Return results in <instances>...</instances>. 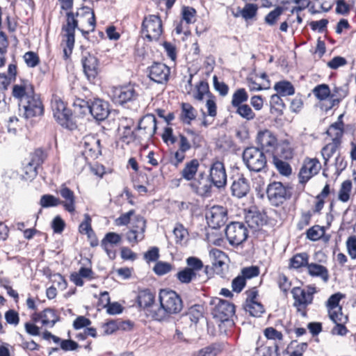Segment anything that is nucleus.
Returning <instances> with one entry per match:
<instances>
[{
	"instance_id": "obj_33",
	"label": "nucleus",
	"mask_w": 356,
	"mask_h": 356,
	"mask_svg": "<svg viewBox=\"0 0 356 356\" xmlns=\"http://www.w3.org/2000/svg\"><path fill=\"white\" fill-rule=\"evenodd\" d=\"M196 118L195 109L188 103H182L181 120L184 123L191 124Z\"/></svg>"
},
{
	"instance_id": "obj_19",
	"label": "nucleus",
	"mask_w": 356,
	"mask_h": 356,
	"mask_svg": "<svg viewBox=\"0 0 356 356\" xmlns=\"http://www.w3.org/2000/svg\"><path fill=\"white\" fill-rule=\"evenodd\" d=\"M209 225L213 229H217L224 225L227 221V211L220 206H213L206 216Z\"/></svg>"
},
{
	"instance_id": "obj_35",
	"label": "nucleus",
	"mask_w": 356,
	"mask_h": 356,
	"mask_svg": "<svg viewBox=\"0 0 356 356\" xmlns=\"http://www.w3.org/2000/svg\"><path fill=\"white\" fill-rule=\"evenodd\" d=\"M245 220L248 225L254 229L263 225L264 223V220L261 214L257 212H248V213L245 215Z\"/></svg>"
},
{
	"instance_id": "obj_27",
	"label": "nucleus",
	"mask_w": 356,
	"mask_h": 356,
	"mask_svg": "<svg viewBox=\"0 0 356 356\" xmlns=\"http://www.w3.org/2000/svg\"><path fill=\"white\" fill-rule=\"evenodd\" d=\"M85 151L90 152L93 156H97L101 152L100 140L94 136H88L83 138Z\"/></svg>"
},
{
	"instance_id": "obj_37",
	"label": "nucleus",
	"mask_w": 356,
	"mask_h": 356,
	"mask_svg": "<svg viewBox=\"0 0 356 356\" xmlns=\"http://www.w3.org/2000/svg\"><path fill=\"white\" fill-rule=\"evenodd\" d=\"M352 190V182L350 180H346L341 184L338 193V200L341 202H347L350 197Z\"/></svg>"
},
{
	"instance_id": "obj_30",
	"label": "nucleus",
	"mask_w": 356,
	"mask_h": 356,
	"mask_svg": "<svg viewBox=\"0 0 356 356\" xmlns=\"http://www.w3.org/2000/svg\"><path fill=\"white\" fill-rule=\"evenodd\" d=\"M200 163L197 159H193L186 163L181 172V177L187 181L192 180L196 175Z\"/></svg>"
},
{
	"instance_id": "obj_24",
	"label": "nucleus",
	"mask_w": 356,
	"mask_h": 356,
	"mask_svg": "<svg viewBox=\"0 0 356 356\" xmlns=\"http://www.w3.org/2000/svg\"><path fill=\"white\" fill-rule=\"evenodd\" d=\"M209 257L214 270L217 273H222L227 260L226 254L219 249L213 248L209 251Z\"/></svg>"
},
{
	"instance_id": "obj_22",
	"label": "nucleus",
	"mask_w": 356,
	"mask_h": 356,
	"mask_svg": "<svg viewBox=\"0 0 356 356\" xmlns=\"http://www.w3.org/2000/svg\"><path fill=\"white\" fill-rule=\"evenodd\" d=\"M257 141L261 148L266 152H270L274 149L277 144L275 136L268 129L261 130L258 132Z\"/></svg>"
},
{
	"instance_id": "obj_29",
	"label": "nucleus",
	"mask_w": 356,
	"mask_h": 356,
	"mask_svg": "<svg viewBox=\"0 0 356 356\" xmlns=\"http://www.w3.org/2000/svg\"><path fill=\"white\" fill-rule=\"evenodd\" d=\"M222 350V346L219 343H213L195 352L193 356H217Z\"/></svg>"
},
{
	"instance_id": "obj_53",
	"label": "nucleus",
	"mask_w": 356,
	"mask_h": 356,
	"mask_svg": "<svg viewBox=\"0 0 356 356\" xmlns=\"http://www.w3.org/2000/svg\"><path fill=\"white\" fill-rule=\"evenodd\" d=\"M8 47V41L6 35L2 31H0V67L5 63V55Z\"/></svg>"
},
{
	"instance_id": "obj_13",
	"label": "nucleus",
	"mask_w": 356,
	"mask_h": 356,
	"mask_svg": "<svg viewBox=\"0 0 356 356\" xmlns=\"http://www.w3.org/2000/svg\"><path fill=\"white\" fill-rule=\"evenodd\" d=\"M13 96L17 99L19 107L26 104L27 100L36 94L33 85L27 80L15 84L13 87Z\"/></svg>"
},
{
	"instance_id": "obj_9",
	"label": "nucleus",
	"mask_w": 356,
	"mask_h": 356,
	"mask_svg": "<svg viewBox=\"0 0 356 356\" xmlns=\"http://www.w3.org/2000/svg\"><path fill=\"white\" fill-rule=\"evenodd\" d=\"M225 234L229 243L236 246L245 241L248 236L247 227L240 222H233L228 225Z\"/></svg>"
},
{
	"instance_id": "obj_38",
	"label": "nucleus",
	"mask_w": 356,
	"mask_h": 356,
	"mask_svg": "<svg viewBox=\"0 0 356 356\" xmlns=\"http://www.w3.org/2000/svg\"><path fill=\"white\" fill-rule=\"evenodd\" d=\"M58 321V316L51 309H45L42 312L41 323L44 326L52 327Z\"/></svg>"
},
{
	"instance_id": "obj_6",
	"label": "nucleus",
	"mask_w": 356,
	"mask_h": 356,
	"mask_svg": "<svg viewBox=\"0 0 356 356\" xmlns=\"http://www.w3.org/2000/svg\"><path fill=\"white\" fill-rule=\"evenodd\" d=\"M316 292V288L312 286H307L304 289L295 287L292 289L291 293L294 299L293 306L302 316H306L307 307L312 303L314 294Z\"/></svg>"
},
{
	"instance_id": "obj_34",
	"label": "nucleus",
	"mask_w": 356,
	"mask_h": 356,
	"mask_svg": "<svg viewBox=\"0 0 356 356\" xmlns=\"http://www.w3.org/2000/svg\"><path fill=\"white\" fill-rule=\"evenodd\" d=\"M248 94L244 88H238L235 90L232 95V106L233 108H236L239 106L245 104V103L248 99Z\"/></svg>"
},
{
	"instance_id": "obj_3",
	"label": "nucleus",
	"mask_w": 356,
	"mask_h": 356,
	"mask_svg": "<svg viewBox=\"0 0 356 356\" xmlns=\"http://www.w3.org/2000/svg\"><path fill=\"white\" fill-rule=\"evenodd\" d=\"M66 16V24L62 28L61 46L63 47L64 57L67 59L71 55L74 46V32L78 26V21L71 12L67 13Z\"/></svg>"
},
{
	"instance_id": "obj_58",
	"label": "nucleus",
	"mask_w": 356,
	"mask_h": 356,
	"mask_svg": "<svg viewBox=\"0 0 356 356\" xmlns=\"http://www.w3.org/2000/svg\"><path fill=\"white\" fill-rule=\"evenodd\" d=\"M135 214V211L131 209L127 213H122L115 220V225L117 226L127 225L131 222V218Z\"/></svg>"
},
{
	"instance_id": "obj_43",
	"label": "nucleus",
	"mask_w": 356,
	"mask_h": 356,
	"mask_svg": "<svg viewBox=\"0 0 356 356\" xmlns=\"http://www.w3.org/2000/svg\"><path fill=\"white\" fill-rule=\"evenodd\" d=\"M235 108V113L248 121L252 120L255 118V113L253 112L251 107L246 104L239 106Z\"/></svg>"
},
{
	"instance_id": "obj_5",
	"label": "nucleus",
	"mask_w": 356,
	"mask_h": 356,
	"mask_svg": "<svg viewBox=\"0 0 356 356\" xmlns=\"http://www.w3.org/2000/svg\"><path fill=\"white\" fill-rule=\"evenodd\" d=\"M327 134L334 136L332 141L326 144L321 151V156L324 160V165H326L329 159L339 151L341 144V137L343 134L342 124H334L330 126Z\"/></svg>"
},
{
	"instance_id": "obj_1",
	"label": "nucleus",
	"mask_w": 356,
	"mask_h": 356,
	"mask_svg": "<svg viewBox=\"0 0 356 356\" xmlns=\"http://www.w3.org/2000/svg\"><path fill=\"white\" fill-rule=\"evenodd\" d=\"M160 307L150 310V316L156 321H163L170 314H177L182 309V300L179 295L170 289H161L159 294Z\"/></svg>"
},
{
	"instance_id": "obj_63",
	"label": "nucleus",
	"mask_w": 356,
	"mask_h": 356,
	"mask_svg": "<svg viewBox=\"0 0 356 356\" xmlns=\"http://www.w3.org/2000/svg\"><path fill=\"white\" fill-rule=\"evenodd\" d=\"M330 318L334 322L347 323L348 316L342 313L341 310H333L328 312Z\"/></svg>"
},
{
	"instance_id": "obj_16",
	"label": "nucleus",
	"mask_w": 356,
	"mask_h": 356,
	"mask_svg": "<svg viewBox=\"0 0 356 356\" xmlns=\"http://www.w3.org/2000/svg\"><path fill=\"white\" fill-rule=\"evenodd\" d=\"M19 108L25 118L41 115L44 111L40 98L37 94L27 100L26 104L21 105Z\"/></svg>"
},
{
	"instance_id": "obj_60",
	"label": "nucleus",
	"mask_w": 356,
	"mask_h": 356,
	"mask_svg": "<svg viewBox=\"0 0 356 356\" xmlns=\"http://www.w3.org/2000/svg\"><path fill=\"white\" fill-rule=\"evenodd\" d=\"M182 19L186 24H192L195 21L196 11L191 7H184L182 9Z\"/></svg>"
},
{
	"instance_id": "obj_39",
	"label": "nucleus",
	"mask_w": 356,
	"mask_h": 356,
	"mask_svg": "<svg viewBox=\"0 0 356 356\" xmlns=\"http://www.w3.org/2000/svg\"><path fill=\"white\" fill-rule=\"evenodd\" d=\"M211 96L208 83L204 81H200L196 87V91L193 94V97L198 101H202L204 97L209 99Z\"/></svg>"
},
{
	"instance_id": "obj_42",
	"label": "nucleus",
	"mask_w": 356,
	"mask_h": 356,
	"mask_svg": "<svg viewBox=\"0 0 356 356\" xmlns=\"http://www.w3.org/2000/svg\"><path fill=\"white\" fill-rule=\"evenodd\" d=\"M245 310L251 316L259 317L264 312V307L259 302L245 303Z\"/></svg>"
},
{
	"instance_id": "obj_59",
	"label": "nucleus",
	"mask_w": 356,
	"mask_h": 356,
	"mask_svg": "<svg viewBox=\"0 0 356 356\" xmlns=\"http://www.w3.org/2000/svg\"><path fill=\"white\" fill-rule=\"evenodd\" d=\"M346 247L350 257L356 259V236H349L346 241Z\"/></svg>"
},
{
	"instance_id": "obj_7",
	"label": "nucleus",
	"mask_w": 356,
	"mask_h": 356,
	"mask_svg": "<svg viewBox=\"0 0 356 356\" xmlns=\"http://www.w3.org/2000/svg\"><path fill=\"white\" fill-rule=\"evenodd\" d=\"M142 33L149 41L157 40L163 33L161 18L156 15L145 17L142 24Z\"/></svg>"
},
{
	"instance_id": "obj_47",
	"label": "nucleus",
	"mask_w": 356,
	"mask_h": 356,
	"mask_svg": "<svg viewBox=\"0 0 356 356\" xmlns=\"http://www.w3.org/2000/svg\"><path fill=\"white\" fill-rule=\"evenodd\" d=\"M343 296L340 293H337L332 295L327 300L326 306L328 312L333 310H342L341 307L339 306V302Z\"/></svg>"
},
{
	"instance_id": "obj_40",
	"label": "nucleus",
	"mask_w": 356,
	"mask_h": 356,
	"mask_svg": "<svg viewBox=\"0 0 356 356\" xmlns=\"http://www.w3.org/2000/svg\"><path fill=\"white\" fill-rule=\"evenodd\" d=\"M308 259V254L305 252L296 254L291 259L290 266L296 269L305 266L307 267Z\"/></svg>"
},
{
	"instance_id": "obj_21",
	"label": "nucleus",
	"mask_w": 356,
	"mask_h": 356,
	"mask_svg": "<svg viewBox=\"0 0 356 356\" xmlns=\"http://www.w3.org/2000/svg\"><path fill=\"white\" fill-rule=\"evenodd\" d=\"M82 65L87 79L90 81H94L99 72L98 59L95 56L86 53L82 58Z\"/></svg>"
},
{
	"instance_id": "obj_44",
	"label": "nucleus",
	"mask_w": 356,
	"mask_h": 356,
	"mask_svg": "<svg viewBox=\"0 0 356 356\" xmlns=\"http://www.w3.org/2000/svg\"><path fill=\"white\" fill-rule=\"evenodd\" d=\"M273 163L276 169L281 175L284 176H289L291 174V168L287 162L283 161L277 156H274Z\"/></svg>"
},
{
	"instance_id": "obj_50",
	"label": "nucleus",
	"mask_w": 356,
	"mask_h": 356,
	"mask_svg": "<svg viewBox=\"0 0 356 356\" xmlns=\"http://www.w3.org/2000/svg\"><path fill=\"white\" fill-rule=\"evenodd\" d=\"M196 273H194L193 271L191 270V269H188L187 268H184L177 274V279L181 283L184 284L190 283L193 280L196 278Z\"/></svg>"
},
{
	"instance_id": "obj_64",
	"label": "nucleus",
	"mask_w": 356,
	"mask_h": 356,
	"mask_svg": "<svg viewBox=\"0 0 356 356\" xmlns=\"http://www.w3.org/2000/svg\"><path fill=\"white\" fill-rule=\"evenodd\" d=\"M25 63L29 67H35L40 61L38 56L33 51H28L24 56Z\"/></svg>"
},
{
	"instance_id": "obj_51",
	"label": "nucleus",
	"mask_w": 356,
	"mask_h": 356,
	"mask_svg": "<svg viewBox=\"0 0 356 356\" xmlns=\"http://www.w3.org/2000/svg\"><path fill=\"white\" fill-rule=\"evenodd\" d=\"M173 234L175 235L176 242L180 243L186 241L188 235L187 229H185V227L180 223L176 224L173 229Z\"/></svg>"
},
{
	"instance_id": "obj_28",
	"label": "nucleus",
	"mask_w": 356,
	"mask_h": 356,
	"mask_svg": "<svg viewBox=\"0 0 356 356\" xmlns=\"http://www.w3.org/2000/svg\"><path fill=\"white\" fill-rule=\"evenodd\" d=\"M132 124L133 122L130 120V122L126 124H123L122 122L119 127L121 138L122 141L127 144H129L136 140V135L131 128Z\"/></svg>"
},
{
	"instance_id": "obj_46",
	"label": "nucleus",
	"mask_w": 356,
	"mask_h": 356,
	"mask_svg": "<svg viewBox=\"0 0 356 356\" xmlns=\"http://www.w3.org/2000/svg\"><path fill=\"white\" fill-rule=\"evenodd\" d=\"M40 204L43 208L57 207L61 204V200L52 195H43L40 198Z\"/></svg>"
},
{
	"instance_id": "obj_48",
	"label": "nucleus",
	"mask_w": 356,
	"mask_h": 356,
	"mask_svg": "<svg viewBox=\"0 0 356 356\" xmlns=\"http://www.w3.org/2000/svg\"><path fill=\"white\" fill-rule=\"evenodd\" d=\"M284 8L277 6L265 17V22L270 26L275 25L280 15L282 14Z\"/></svg>"
},
{
	"instance_id": "obj_62",
	"label": "nucleus",
	"mask_w": 356,
	"mask_h": 356,
	"mask_svg": "<svg viewBox=\"0 0 356 356\" xmlns=\"http://www.w3.org/2000/svg\"><path fill=\"white\" fill-rule=\"evenodd\" d=\"M172 270V266L167 263L159 261L154 267V271L156 275H163L169 273Z\"/></svg>"
},
{
	"instance_id": "obj_56",
	"label": "nucleus",
	"mask_w": 356,
	"mask_h": 356,
	"mask_svg": "<svg viewBox=\"0 0 356 356\" xmlns=\"http://www.w3.org/2000/svg\"><path fill=\"white\" fill-rule=\"evenodd\" d=\"M324 234V229L318 225L313 226L307 232V236L311 241H316Z\"/></svg>"
},
{
	"instance_id": "obj_55",
	"label": "nucleus",
	"mask_w": 356,
	"mask_h": 356,
	"mask_svg": "<svg viewBox=\"0 0 356 356\" xmlns=\"http://www.w3.org/2000/svg\"><path fill=\"white\" fill-rule=\"evenodd\" d=\"M264 334L268 339L273 341H281L284 338L282 333L273 327H266L264 330Z\"/></svg>"
},
{
	"instance_id": "obj_2",
	"label": "nucleus",
	"mask_w": 356,
	"mask_h": 356,
	"mask_svg": "<svg viewBox=\"0 0 356 356\" xmlns=\"http://www.w3.org/2000/svg\"><path fill=\"white\" fill-rule=\"evenodd\" d=\"M51 109L55 120L62 127L71 130L76 127L71 111L67 108L62 98L58 95H53Z\"/></svg>"
},
{
	"instance_id": "obj_57",
	"label": "nucleus",
	"mask_w": 356,
	"mask_h": 356,
	"mask_svg": "<svg viewBox=\"0 0 356 356\" xmlns=\"http://www.w3.org/2000/svg\"><path fill=\"white\" fill-rule=\"evenodd\" d=\"M122 240L121 235L115 232L107 233L104 238L101 241V246H106L107 242L112 244L113 246L120 243Z\"/></svg>"
},
{
	"instance_id": "obj_52",
	"label": "nucleus",
	"mask_w": 356,
	"mask_h": 356,
	"mask_svg": "<svg viewBox=\"0 0 356 356\" xmlns=\"http://www.w3.org/2000/svg\"><path fill=\"white\" fill-rule=\"evenodd\" d=\"M187 268L191 269L194 273L201 270L204 266L202 261L197 257H189L186 259Z\"/></svg>"
},
{
	"instance_id": "obj_26",
	"label": "nucleus",
	"mask_w": 356,
	"mask_h": 356,
	"mask_svg": "<svg viewBox=\"0 0 356 356\" xmlns=\"http://www.w3.org/2000/svg\"><path fill=\"white\" fill-rule=\"evenodd\" d=\"M154 302V295L147 289L140 291L138 295V304L140 307L147 309L149 312Z\"/></svg>"
},
{
	"instance_id": "obj_25",
	"label": "nucleus",
	"mask_w": 356,
	"mask_h": 356,
	"mask_svg": "<svg viewBox=\"0 0 356 356\" xmlns=\"http://www.w3.org/2000/svg\"><path fill=\"white\" fill-rule=\"evenodd\" d=\"M59 194L64 200H61V204L65 209L70 213L75 210V196L74 192L65 185H62L58 191Z\"/></svg>"
},
{
	"instance_id": "obj_32",
	"label": "nucleus",
	"mask_w": 356,
	"mask_h": 356,
	"mask_svg": "<svg viewBox=\"0 0 356 356\" xmlns=\"http://www.w3.org/2000/svg\"><path fill=\"white\" fill-rule=\"evenodd\" d=\"M257 10L258 6L257 4L246 3L243 8L240 9V8H238V12L234 13V16L236 17L241 16L245 20L251 19L256 16Z\"/></svg>"
},
{
	"instance_id": "obj_36",
	"label": "nucleus",
	"mask_w": 356,
	"mask_h": 356,
	"mask_svg": "<svg viewBox=\"0 0 356 356\" xmlns=\"http://www.w3.org/2000/svg\"><path fill=\"white\" fill-rule=\"evenodd\" d=\"M274 89L279 95L282 96L292 95L295 92L294 87L288 81H281L276 83Z\"/></svg>"
},
{
	"instance_id": "obj_18",
	"label": "nucleus",
	"mask_w": 356,
	"mask_h": 356,
	"mask_svg": "<svg viewBox=\"0 0 356 356\" xmlns=\"http://www.w3.org/2000/svg\"><path fill=\"white\" fill-rule=\"evenodd\" d=\"M137 130L140 132L139 137L141 139H149L156 133V120L152 114H147L143 117L138 122Z\"/></svg>"
},
{
	"instance_id": "obj_10",
	"label": "nucleus",
	"mask_w": 356,
	"mask_h": 356,
	"mask_svg": "<svg viewBox=\"0 0 356 356\" xmlns=\"http://www.w3.org/2000/svg\"><path fill=\"white\" fill-rule=\"evenodd\" d=\"M211 303L214 305L212 309L213 318L221 322L228 321L235 313L234 305L227 300L216 298Z\"/></svg>"
},
{
	"instance_id": "obj_45",
	"label": "nucleus",
	"mask_w": 356,
	"mask_h": 356,
	"mask_svg": "<svg viewBox=\"0 0 356 356\" xmlns=\"http://www.w3.org/2000/svg\"><path fill=\"white\" fill-rule=\"evenodd\" d=\"M43 163V153L41 150H36L32 155L31 161L27 164V167L33 169V175H36L37 168Z\"/></svg>"
},
{
	"instance_id": "obj_8",
	"label": "nucleus",
	"mask_w": 356,
	"mask_h": 356,
	"mask_svg": "<svg viewBox=\"0 0 356 356\" xmlns=\"http://www.w3.org/2000/svg\"><path fill=\"white\" fill-rule=\"evenodd\" d=\"M266 193L270 203L274 206H280L291 197L289 189L281 182L274 181L268 184Z\"/></svg>"
},
{
	"instance_id": "obj_23",
	"label": "nucleus",
	"mask_w": 356,
	"mask_h": 356,
	"mask_svg": "<svg viewBox=\"0 0 356 356\" xmlns=\"http://www.w3.org/2000/svg\"><path fill=\"white\" fill-rule=\"evenodd\" d=\"M231 191L232 194L238 198L245 197L249 193V182L243 175H239L234 178Z\"/></svg>"
},
{
	"instance_id": "obj_17",
	"label": "nucleus",
	"mask_w": 356,
	"mask_h": 356,
	"mask_svg": "<svg viewBox=\"0 0 356 356\" xmlns=\"http://www.w3.org/2000/svg\"><path fill=\"white\" fill-rule=\"evenodd\" d=\"M170 69L161 63H154L148 67L149 79L157 83H165L170 77Z\"/></svg>"
},
{
	"instance_id": "obj_11",
	"label": "nucleus",
	"mask_w": 356,
	"mask_h": 356,
	"mask_svg": "<svg viewBox=\"0 0 356 356\" xmlns=\"http://www.w3.org/2000/svg\"><path fill=\"white\" fill-rule=\"evenodd\" d=\"M80 104L74 103V107L79 106L81 108L89 110L91 115L97 120H104L109 113L108 104L99 99H95L91 104L87 105L84 101H79Z\"/></svg>"
},
{
	"instance_id": "obj_41",
	"label": "nucleus",
	"mask_w": 356,
	"mask_h": 356,
	"mask_svg": "<svg viewBox=\"0 0 356 356\" xmlns=\"http://www.w3.org/2000/svg\"><path fill=\"white\" fill-rule=\"evenodd\" d=\"M280 157L289 160L293 158V148L289 140H283L280 145Z\"/></svg>"
},
{
	"instance_id": "obj_20",
	"label": "nucleus",
	"mask_w": 356,
	"mask_h": 356,
	"mask_svg": "<svg viewBox=\"0 0 356 356\" xmlns=\"http://www.w3.org/2000/svg\"><path fill=\"white\" fill-rule=\"evenodd\" d=\"M209 179L213 184L218 188L224 187L227 184V173L224 164L220 161L214 162L209 172Z\"/></svg>"
},
{
	"instance_id": "obj_31",
	"label": "nucleus",
	"mask_w": 356,
	"mask_h": 356,
	"mask_svg": "<svg viewBox=\"0 0 356 356\" xmlns=\"http://www.w3.org/2000/svg\"><path fill=\"white\" fill-rule=\"evenodd\" d=\"M308 273L311 276L320 277L323 281L327 282L329 278L327 269L320 264L312 263L307 264Z\"/></svg>"
},
{
	"instance_id": "obj_14",
	"label": "nucleus",
	"mask_w": 356,
	"mask_h": 356,
	"mask_svg": "<svg viewBox=\"0 0 356 356\" xmlns=\"http://www.w3.org/2000/svg\"><path fill=\"white\" fill-rule=\"evenodd\" d=\"M146 221L141 216H136L131 227L126 234L127 241L131 243H138L145 238Z\"/></svg>"
},
{
	"instance_id": "obj_61",
	"label": "nucleus",
	"mask_w": 356,
	"mask_h": 356,
	"mask_svg": "<svg viewBox=\"0 0 356 356\" xmlns=\"http://www.w3.org/2000/svg\"><path fill=\"white\" fill-rule=\"evenodd\" d=\"M259 352L261 353L262 356H279V345L275 343L273 346H265L264 347H261L259 349Z\"/></svg>"
},
{
	"instance_id": "obj_49",
	"label": "nucleus",
	"mask_w": 356,
	"mask_h": 356,
	"mask_svg": "<svg viewBox=\"0 0 356 356\" xmlns=\"http://www.w3.org/2000/svg\"><path fill=\"white\" fill-rule=\"evenodd\" d=\"M313 93L319 100H325L330 96V90L327 85L321 84L314 88Z\"/></svg>"
},
{
	"instance_id": "obj_54",
	"label": "nucleus",
	"mask_w": 356,
	"mask_h": 356,
	"mask_svg": "<svg viewBox=\"0 0 356 356\" xmlns=\"http://www.w3.org/2000/svg\"><path fill=\"white\" fill-rule=\"evenodd\" d=\"M91 218L88 213L84 215V220L79 225V232L81 234H86L88 237L94 235V232L91 227Z\"/></svg>"
},
{
	"instance_id": "obj_15",
	"label": "nucleus",
	"mask_w": 356,
	"mask_h": 356,
	"mask_svg": "<svg viewBox=\"0 0 356 356\" xmlns=\"http://www.w3.org/2000/svg\"><path fill=\"white\" fill-rule=\"evenodd\" d=\"M111 95L113 101L116 104H123L134 100L137 92L131 85L113 87L111 89Z\"/></svg>"
},
{
	"instance_id": "obj_12",
	"label": "nucleus",
	"mask_w": 356,
	"mask_h": 356,
	"mask_svg": "<svg viewBox=\"0 0 356 356\" xmlns=\"http://www.w3.org/2000/svg\"><path fill=\"white\" fill-rule=\"evenodd\" d=\"M321 169V164L316 158H306L298 174L299 181L306 184L312 177L316 175Z\"/></svg>"
},
{
	"instance_id": "obj_4",
	"label": "nucleus",
	"mask_w": 356,
	"mask_h": 356,
	"mask_svg": "<svg viewBox=\"0 0 356 356\" xmlns=\"http://www.w3.org/2000/svg\"><path fill=\"white\" fill-rule=\"evenodd\" d=\"M243 161L250 171L261 172L267 166L266 157L263 151L258 147L245 148L243 152Z\"/></svg>"
}]
</instances>
